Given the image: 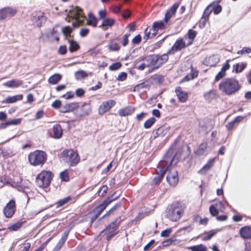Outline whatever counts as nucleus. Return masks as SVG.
Wrapping results in <instances>:
<instances>
[{
  "instance_id": "nucleus-1",
  "label": "nucleus",
  "mask_w": 251,
  "mask_h": 251,
  "mask_svg": "<svg viewBox=\"0 0 251 251\" xmlns=\"http://www.w3.org/2000/svg\"><path fill=\"white\" fill-rule=\"evenodd\" d=\"M174 158L173 150H169L158 164L157 169L156 170L157 175L153 178L152 184L157 185L160 182L166 171L171 166Z\"/></svg>"
},
{
  "instance_id": "nucleus-2",
  "label": "nucleus",
  "mask_w": 251,
  "mask_h": 251,
  "mask_svg": "<svg viewBox=\"0 0 251 251\" xmlns=\"http://www.w3.org/2000/svg\"><path fill=\"white\" fill-rule=\"evenodd\" d=\"M241 88L238 80L234 78H226L219 84V90L225 94L230 96L238 92Z\"/></svg>"
},
{
  "instance_id": "nucleus-3",
  "label": "nucleus",
  "mask_w": 251,
  "mask_h": 251,
  "mask_svg": "<svg viewBox=\"0 0 251 251\" xmlns=\"http://www.w3.org/2000/svg\"><path fill=\"white\" fill-rule=\"evenodd\" d=\"M184 205L179 202L172 203L166 211V216L170 220L176 222L182 217L184 210Z\"/></svg>"
},
{
  "instance_id": "nucleus-4",
  "label": "nucleus",
  "mask_w": 251,
  "mask_h": 251,
  "mask_svg": "<svg viewBox=\"0 0 251 251\" xmlns=\"http://www.w3.org/2000/svg\"><path fill=\"white\" fill-rule=\"evenodd\" d=\"M31 165L36 166L43 165L47 160V154L45 151L36 150L30 153L28 156Z\"/></svg>"
},
{
  "instance_id": "nucleus-5",
  "label": "nucleus",
  "mask_w": 251,
  "mask_h": 251,
  "mask_svg": "<svg viewBox=\"0 0 251 251\" xmlns=\"http://www.w3.org/2000/svg\"><path fill=\"white\" fill-rule=\"evenodd\" d=\"M78 154L73 150H64L60 154V157L65 162L71 166H75L78 163Z\"/></svg>"
},
{
  "instance_id": "nucleus-6",
  "label": "nucleus",
  "mask_w": 251,
  "mask_h": 251,
  "mask_svg": "<svg viewBox=\"0 0 251 251\" xmlns=\"http://www.w3.org/2000/svg\"><path fill=\"white\" fill-rule=\"evenodd\" d=\"M165 28L164 20L160 22L153 23L151 28L147 27L145 30V36L144 37L146 40L153 38L157 34L158 31Z\"/></svg>"
},
{
  "instance_id": "nucleus-7",
  "label": "nucleus",
  "mask_w": 251,
  "mask_h": 251,
  "mask_svg": "<svg viewBox=\"0 0 251 251\" xmlns=\"http://www.w3.org/2000/svg\"><path fill=\"white\" fill-rule=\"evenodd\" d=\"M53 174L50 171H42L36 177V181L37 185L42 188L48 187L50 183Z\"/></svg>"
},
{
  "instance_id": "nucleus-8",
  "label": "nucleus",
  "mask_w": 251,
  "mask_h": 251,
  "mask_svg": "<svg viewBox=\"0 0 251 251\" xmlns=\"http://www.w3.org/2000/svg\"><path fill=\"white\" fill-rule=\"evenodd\" d=\"M121 221L120 217L117 218L114 222L109 224L104 230L103 232L108 241H110L111 238L118 232V226Z\"/></svg>"
},
{
  "instance_id": "nucleus-9",
  "label": "nucleus",
  "mask_w": 251,
  "mask_h": 251,
  "mask_svg": "<svg viewBox=\"0 0 251 251\" xmlns=\"http://www.w3.org/2000/svg\"><path fill=\"white\" fill-rule=\"evenodd\" d=\"M66 20L69 22H72L74 27L78 26V6H75V8L70 10Z\"/></svg>"
},
{
  "instance_id": "nucleus-10",
  "label": "nucleus",
  "mask_w": 251,
  "mask_h": 251,
  "mask_svg": "<svg viewBox=\"0 0 251 251\" xmlns=\"http://www.w3.org/2000/svg\"><path fill=\"white\" fill-rule=\"evenodd\" d=\"M118 198V196H117L115 198L113 197V196L108 198L106 200H104L101 204L97 206L95 209V212L97 213L95 215L94 218L96 219L100 215L101 212L110 203H111L113 201L116 200Z\"/></svg>"
},
{
  "instance_id": "nucleus-11",
  "label": "nucleus",
  "mask_w": 251,
  "mask_h": 251,
  "mask_svg": "<svg viewBox=\"0 0 251 251\" xmlns=\"http://www.w3.org/2000/svg\"><path fill=\"white\" fill-rule=\"evenodd\" d=\"M187 46H188L187 45L186 41H184L182 38H179L175 42L171 49L167 52V53L173 54L175 52L180 50Z\"/></svg>"
},
{
  "instance_id": "nucleus-12",
  "label": "nucleus",
  "mask_w": 251,
  "mask_h": 251,
  "mask_svg": "<svg viewBox=\"0 0 251 251\" xmlns=\"http://www.w3.org/2000/svg\"><path fill=\"white\" fill-rule=\"evenodd\" d=\"M15 210V201L14 200H11L4 207L3 213L7 218H10L14 214Z\"/></svg>"
},
{
  "instance_id": "nucleus-13",
  "label": "nucleus",
  "mask_w": 251,
  "mask_h": 251,
  "mask_svg": "<svg viewBox=\"0 0 251 251\" xmlns=\"http://www.w3.org/2000/svg\"><path fill=\"white\" fill-rule=\"evenodd\" d=\"M31 20L34 25L40 27L46 21V17L43 13L39 12L32 14Z\"/></svg>"
},
{
  "instance_id": "nucleus-14",
  "label": "nucleus",
  "mask_w": 251,
  "mask_h": 251,
  "mask_svg": "<svg viewBox=\"0 0 251 251\" xmlns=\"http://www.w3.org/2000/svg\"><path fill=\"white\" fill-rule=\"evenodd\" d=\"M115 101L113 100L104 101L99 107V114L100 115L103 114L107 111H109L115 104Z\"/></svg>"
},
{
  "instance_id": "nucleus-15",
  "label": "nucleus",
  "mask_w": 251,
  "mask_h": 251,
  "mask_svg": "<svg viewBox=\"0 0 251 251\" xmlns=\"http://www.w3.org/2000/svg\"><path fill=\"white\" fill-rule=\"evenodd\" d=\"M167 182L172 186H176L178 182V173L176 171L170 172L167 176Z\"/></svg>"
},
{
  "instance_id": "nucleus-16",
  "label": "nucleus",
  "mask_w": 251,
  "mask_h": 251,
  "mask_svg": "<svg viewBox=\"0 0 251 251\" xmlns=\"http://www.w3.org/2000/svg\"><path fill=\"white\" fill-rule=\"evenodd\" d=\"M179 5V3H175L170 9L168 10L165 15V17L163 19L165 23H167L173 15H174Z\"/></svg>"
},
{
  "instance_id": "nucleus-17",
  "label": "nucleus",
  "mask_w": 251,
  "mask_h": 251,
  "mask_svg": "<svg viewBox=\"0 0 251 251\" xmlns=\"http://www.w3.org/2000/svg\"><path fill=\"white\" fill-rule=\"evenodd\" d=\"M16 13V10L10 7H5L0 10V20H3L8 17L13 16Z\"/></svg>"
},
{
  "instance_id": "nucleus-18",
  "label": "nucleus",
  "mask_w": 251,
  "mask_h": 251,
  "mask_svg": "<svg viewBox=\"0 0 251 251\" xmlns=\"http://www.w3.org/2000/svg\"><path fill=\"white\" fill-rule=\"evenodd\" d=\"M143 61L147 67L151 65H154L158 61V55L153 54L147 56L143 59Z\"/></svg>"
},
{
  "instance_id": "nucleus-19",
  "label": "nucleus",
  "mask_w": 251,
  "mask_h": 251,
  "mask_svg": "<svg viewBox=\"0 0 251 251\" xmlns=\"http://www.w3.org/2000/svg\"><path fill=\"white\" fill-rule=\"evenodd\" d=\"M175 91L180 102H185L187 100L188 94L187 92L182 91L180 87H177Z\"/></svg>"
},
{
  "instance_id": "nucleus-20",
  "label": "nucleus",
  "mask_w": 251,
  "mask_h": 251,
  "mask_svg": "<svg viewBox=\"0 0 251 251\" xmlns=\"http://www.w3.org/2000/svg\"><path fill=\"white\" fill-rule=\"evenodd\" d=\"M91 112V106L89 102L82 104L79 110V116L88 115Z\"/></svg>"
},
{
  "instance_id": "nucleus-21",
  "label": "nucleus",
  "mask_w": 251,
  "mask_h": 251,
  "mask_svg": "<svg viewBox=\"0 0 251 251\" xmlns=\"http://www.w3.org/2000/svg\"><path fill=\"white\" fill-rule=\"evenodd\" d=\"M69 233V230H67L63 233L60 240L59 241V242H58V243L57 244L56 246L54 247V248L53 249L54 251H59L61 249L62 247L63 246V245L65 243V242L68 238Z\"/></svg>"
},
{
  "instance_id": "nucleus-22",
  "label": "nucleus",
  "mask_w": 251,
  "mask_h": 251,
  "mask_svg": "<svg viewBox=\"0 0 251 251\" xmlns=\"http://www.w3.org/2000/svg\"><path fill=\"white\" fill-rule=\"evenodd\" d=\"M22 84L23 81L22 80L15 79L6 81L3 83V85L7 87L15 88L21 86Z\"/></svg>"
},
{
  "instance_id": "nucleus-23",
  "label": "nucleus",
  "mask_w": 251,
  "mask_h": 251,
  "mask_svg": "<svg viewBox=\"0 0 251 251\" xmlns=\"http://www.w3.org/2000/svg\"><path fill=\"white\" fill-rule=\"evenodd\" d=\"M115 23V21L112 18H106L103 19L101 25L99 26L100 28H101L103 30H107L108 27L112 26Z\"/></svg>"
},
{
  "instance_id": "nucleus-24",
  "label": "nucleus",
  "mask_w": 251,
  "mask_h": 251,
  "mask_svg": "<svg viewBox=\"0 0 251 251\" xmlns=\"http://www.w3.org/2000/svg\"><path fill=\"white\" fill-rule=\"evenodd\" d=\"M240 233L243 238L249 239L251 238V228L250 226L243 227L240 229Z\"/></svg>"
},
{
  "instance_id": "nucleus-25",
  "label": "nucleus",
  "mask_w": 251,
  "mask_h": 251,
  "mask_svg": "<svg viewBox=\"0 0 251 251\" xmlns=\"http://www.w3.org/2000/svg\"><path fill=\"white\" fill-rule=\"evenodd\" d=\"M134 110L135 109L133 107L129 106L120 109L119 111V114L121 116H126L133 113Z\"/></svg>"
},
{
  "instance_id": "nucleus-26",
  "label": "nucleus",
  "mask_w": 251,
  "mask_h": 251,
  "mask_svg": "<svg viewBox=\"0 0 251 251\" xmlns=\"http://www.w3.org/2000/svg\"><path fill=\"white\" fill-rule=\"evenodd\" d=\"M88 19L87 20L86 24L92 25L93 27H96L98 22V19L92 13H89L88 15Z\"/></svg>"
},
{
  "instance_id": "nucleus-27",
  "label": "nucleus",
  "mask_w": 251,
  "mask_h": 251,
  "mask_svg": "<svg viewBox=\"0 0 251 251\" xmlns=\"http://www.w3.org/2000/svg\"><path fill=\"white\" fill-rule=\"evenodd\" d=\"M53 135L55 139H59L62 135V130L61 126L56 124L53 126Z\"/></svg>"
},
{
  "instance_id": "nucleus-28",
  "label": "nucleus",
  "mask_w": 251,
  "mask_h": 251,
  "mask_svg": "<svg viewBox=\"0 0 251 251\" xmlns=\"http://www.w3.org/2000/svg\"><path fill=\"white\" fill-rule=\"evenodd\" d=\"M22 95H18L13 97H8L5 100L3 101V103H11L15 102L18 100H22L23 99Z\"/></svg>"
},
{
  "instance_id": "nucleus-29",
  "label": "nucleus",
  "mask_w": 251,
  "mask_h": 251,
  "mask_svg": "<svg viewBox=\"0 0 251 251\" xmlns=\"http://www.w3.org/2000/svg\"><path fill=\"white\" fill-rule=\"evenodd\" d=\"M187 35L189 40L187 42V45L190 46L193 43L194 39L197 35V32L193 29H189Z\"/></svg>"
},
{
  "instance_id": "nucleus-30",
  "label": "nucleus",
  "mask_w": 251,
  "mask_h": 251,
  "mask_svg": "<svg viewBox=\"0 0 251 251\" xmlns=\"http://www.w3.org/2000/svg\"><path fill=\"white\" fill-rule=\"evenodd\" d=\"M169 130V128L166 126L159 127L156 131V136H164L167 134Z\"/></svg>"
},
{
  "instance_id": "nucleus-31",
  "label": "nucleus",
  "mask_w": 251,
  "mask_h": 251,
  "mask_svg": "<svg viewBox=\"0 0 251 251\" xmlns=\"http://www.w3.org/2000/svg\"><path fill=\"white\" fill-rule=\"evenodd\" d=\"M219 61V59L216 56L212 55L205 59V61L207 62V65L210 66H215Z\"/></svg>"
},
{
  "instance_id": "nucleus-32",
  "label": "nucleus",
  "mask_w": 251,
  "mask_h": 251,
  "mask_svg": "<svg viewBox=\"0 0 251 251\" xmlns=\"http://www.w3.org/2000/svg\"><path fill=\"white\" fill-rule=\"evenodd\" d=\"M61 79V75L56 74L50 76L48 79L49 83L51 84H56Z\"/></svg>"
},
{
  "instance_id": "nucleus-33",
  "label": "nucleus",
  "mask_w": 251,
  "mask_h": 251,
  "mask_svg": "<svg viewBox=\"0 0 251 251\" xmlns=\"http://www.w3.org/2000/svg\"><path fill=\"white\" fill-rule=\"evenodd\" d=\"M198 72L197 71H194L193 69L191 70V73L189 75H186L183 79L182 81H189L194 79L198 76Z\"/></svg>"
},
{
  "instance_id": "nucleus-34",
  "label": "nucleus",
  "mask_w": 251,
  "mask_h": 251,
  "mask_svg": "<svg viewBox=\"0 0 251 251\" xmlns=\"http://www.w3.org/2000/svg\"><path fill=\"white\" fill-rule=\"evenodd\" d=\"M213 159L209 160L208 162L201 168V169L200 170V172L202 174H205L213 166Z\"/></svg>"
},
{
  "instance_id": "nucleus-35",
  "label": "nucleus",
  "mask_w": 251,
  "mask_h": 251,
  "mask_svg": "<svg viewBox=\"0 0 251 251\" xmlns=\"http://www.w3.org/2000/svg\"><path fill=\"white\" fill-rule=\"evenodd\" d=\"M213 159L209 160L208 162L201 168V169L200 170V172L202 174H205L213 166Z\"/></svg>"
},
{
  "instance_id": "nucleus-36",
  "label": "nucleus",
  "mask_w": 251,
  "mask_h": 251,
  "mask_svg": "<svg viewBox=\"0 0 251 251\" xmlns=\"http://www.w3.org/2000/svg\"><path fill=\"white\" fill-rule=\"evenodd\" d=\"M188 249L191 251H206L207 250L206 247L202 244L191 246L188 247Z\"/></svg>"
},
{
  "instance_id": "nucleus-37",
  "label": "nucleus",
  "mask_w": 251,
  "mask_h": 251,
  "mask_svg": "<svg viewBox=\"0 0 251 251\" xmlns=\"http://www.w3.org/2000/svg\"><path fill=\"white\" fill-rule=\"evenodd\" d=\"M207 147V144L206 142L201 143L199 146V147L197 151V154L200 155H202L204 153V151L206 149Z\"/></svg>"
},
{
  "instance_id": "nucleus-38",
  "label": "nucleus",
  "mask_w": 251,
  "mask_h": 251,
  "mask_svg": "<svg viewBox=\"0 0 251 251\" xmlns=\"http://www.w3.org/2000/svg\"><path fill=\"white\" fill-rule=\"evenodd\" d=\"M72 200V197L71 196H68L64 199H61L59 200L57 202V207H60L64 205L67 204L68 202H69Z\"/></svg>"
},
{
  "instance_id": "nucleus-39",
  "label": "nucleus",
  "mask_w": 251,
  "mask_h": 251,
  "mask_svg": "<svg viewBox=\"0 0 251 251\" xmlns=\"http://www.w3.org/2000/svg\"><path fill=\"white\" fill-rule=\"evenodd\" d=\"M155 119L151 117L148 120L146 121L144 124V128L148 129L151 127V126L154 123Z\"/></svg>"
},
{
  "instance_id": "nucleus-40",
  "label": "nucleus",
  "mask_w": 251,
  "mask_h": 251,
  "mask_svg": "<svg viewBox=\"0 0 251 251\" xmlns=\"http://www.w3.org/2000/svg\"><path fill=\"white\" fill-rule=\"evenodd\" d=\"M246 65V64L243 63L236 64L235 72L236 73L241 72L245 68Z\"/></svg>"
},
{
  "instance_id": "nucleus-41",
  "label": "nucleus",
  "mask_w": 251,
  "mask_h": 251,
  "mask_svg": "<svg viewBox=\"0 0 251 251\" xmlns=\"http://www.w3.org/2000/svg\"><path fill=\"white\" fill-rule=\"evenodd\" d=\"M60 176L62 180L67 182L69 180V177L66 170H65L60 174Z\"/></svg>"
},
{
  "instance_id": "nucleus-42",
  "label": "nucleus",
  "mask_w": 251,
  "mask_h": 251,
  "mask_svg": "<svg viewBox=\"0 0 251 251\" xmlns=\"http://www.w3.org/2000/svg\"><path fill=\"white\" fill-rule=\"evenodd\" d=\"M78 48V44L75 42L70 41V48L69 50L71 52H73L77 50Z\"/></svg>"
},
{
  "instance_id": "nucleus-43",
  "label": "nucleus",
  "mask_w": 251,
  "mask_h": 251,
  "mask_svg": "<svg viewBox=\"0 0 251 251\" xmlns=\"http://www.w3.org/2000/svg\"><path fill=\"white\" fill-rule=\"evenodd\" d=\"M108 187L106 185L102 186L98 192V195L103 197L107 192Z\"/></svg>"
},
{
  "instance_id": "nucleus-44",
  "label": "nucleus",
  "mask_w": 251,
  "mask_h": 251,
  "mask_svg": "<svg viewBox=\"0 0 251 251\" xmlns=\"http://www.w3.org/2000/svg\"><path fill=\"white\" fill-rule=\"evenodd\" d=\"M109 49L112 51H117L120 49L119 45L116 43L111 42L108 45Z\"/></svg>"
},
{
  "instance_id": "nucleus-45",
  "label": "nucleus",
  "mask_w": 251,
  "mask_h": 251,
  "mask_svg": "<svg viewBox=\"0 0 251 251\" xmlns=\"http://www.w3.org/2000/svg\"><path fill=\"white\" fill-rule=\"evenodd\" d=\"M212 11V9H210V6H207L203 12L202 17L204 18L205 20L206 18L208 19L209 15L210 14Z\"/></svg>"
},
{
  "instance_id": "nucleus-46",
  "label": "nucleus",
  "mask_w": 251,
  "mask_h": 251,
  "mask_svg": "<svg viewBox=\"0 0 251 251\" xmlns=\"http://www.w3.org/2000/svg\"><path fill=\"white\" fill-rule=\"evenodd\" d=\"M168 53L163 54L160 56L158 55V61H160V63L163 64L168 60Z\"/></svg>"
},
{
  "instance_id": "nucleus-47",
  "label": "nucleus",
  "mask_w": 251,
  "mask_h": 251,
  "mask_svg": "<svg viewBox=\"0 0 251 251\" xmlns=\"http://www.w3.org/2000/svg\"><path fill=\"white\" fill-rule=\"evenodd\" d=\"M209 212L212 216H217L219 213L218 210L214 205H211L210 206Z\"/></svg>"
},
{
  "instance_id": "nucleus-48",
  "label": "nucleus",
  "mask_w": 251,
  "mask_h": 251,
  "mask_svg": "<svg viewBox=\"0 0 251 251\" xmlns=\"http://www.w3.org/2000/svg\"><path fill=\"white\" fill-rule=\"evenodd\" d=\"M122 66V64L120 62H116L112 64L109 67V69L111 71H115L119 68H120Z\"/></svg>"
},
{
  "instance_id": "nucleus-49",
  "label": "nucleus",
  "mask_w": 251,
  "mask_h": 251,
  "mask_svg": "<svg viewBox=\"0 0 251 251\" xmlns=\"http://www.w3.org/2000/svg\"><path fill=\"white\" fill-rule=\"evenodd\" d=\"M251 52V49L249 47H244L241 50L237 51L238 54H243L245 53H250Z\"/></svg>"
},
{
  "instance_id": "nucleus-50",
  "label": "nucleus",
  "mask_w": 251,
  "mask_h": 251,
  "mask_svg": "<svg viewBox=\"0 0 251 251\" xmlns=\"http://www.w3.org/2000/svg\"><path fill=\"white\" fill-rule=\"evenodd\" d=\"M89 32V29L88 28H81L79 31V35L82 37H85Z\"/></svg>"
},
{
  "instance_id": "nucleus-51",
  "label": "nucleus",
  "mask_w": 251,
  "mask_h": 251,
  "mask_svg": "<svg viewBox=\"0 0 251 251\" xmlns=\"http://www.w3.org/2000/svg\"><path fill=\"white\" fill-rule=\"evenodd\" d=\"M147 85L145 83H142L136 85L134 88V91H139L144 88H147Z\"/></svg>"
},
{
  "instance_id": "nucleus-52",
  "label": "nucleus",
  "mask_w": 251,
  "mask_h": 251,
  "mask_svg": "<svg viewBox=\"0 0 251 251\" xmlns=\"http://www.w3.org/2000/svg\"><path fill=\"white\" fill-rule=\"evenodd\" d=\"M98 15H99V19H102L103 20V19L106 18L107 12L105 9L101 10L99 11Z\"/></svg>"
},
{
  "instance_id": "nucleus-53",
  "label": "nucleus",
  "mask_w": 251,
  "mask_h": 251,
  "mask_svg": "<svg viewBox=\"0 0 251 251\" xmlns=\"http://www.w3.org/2000/svg\"><path fill=\"white\" fill-rule=\"evenodd\" d=\"M172 230L171 228H167L165 230H163L161 232V236L162 237H168L171 233Z\"/></svg>"
},
{
  "instance_id": "nucleus-54",
  "label": "nucleus",
  "mask_w": 251,
  "mask_h": 251,
  "mask_svg": "<svg viewBox=\"0 0 251 251\" xmlns=\"http://www.w3.org/2000/svg\"><path fill=\"white\" fill-rule=\"evenodd\" d=\"M60 111L62 113H66L70 111L69 104L61 105Z\"/></svg>"
},
{
  "instance_id": "nucleus-55",
  "label": "nucleus",
  "mask_w": 251,
  "mask_h": 251,
  "mask_svg": "<svg viewBox=\"0 0 251 251\" xmlns=\"http://www.w3.org/2000/svg\"><path fill=\"white\" fill-rule=\"evenodd\" d=\"M21 119H13L11 121H8L9 126L10 125H18L20 124L21 122Z\"/></svg>"
},
{
  "instance_id": "nucleus-56",
  "label": "nucleus",
  "mask_w": 251,
  "mask_h": 251,
  "mask_svg": "<svg viewBox=\"0 0 251 251\" xmlns=\"http://www.w3.org/2000/svg\"><path fill=\"white\" fill-rule=\"evenodd\" d=\"M62 97L65 98V99L68 100L74 98V94L73 92L70 91L67 92L66 94L63 95Z\"/></svg>"
},
{
  "instance_id": "nucleus-57",
  "label": "nucleus",
  "mask_w": 251,
  "mask_h": 251,
  "mask_svg": "<svg viewBox=\"0 0 251 251\" xmlns=\"http://www.w3.org/2000/svg\"><path fill=\"white\" fill-rule=\"evenodd\" d=\"M141 40V36L140 34H138L133 38L132 42L134 44H138L140 43Z\"/></svg>"
},
{
  "instance_id": "nucleus-58",
  "label": "nucleus",
  "mask_w": 251,
  "mask_h": 251,
  "mask_svg": "<svg viewBox=\"0 0 251 251\" xmlns=\"http://www.w3.org/2000/svg\"><path fill=\"white\" fill-rule=\"evenodd\" d=\"M30 246L29 243H26L25 244L23 247L20 248V251H28L30 248Z\"/></svg>"
},
{
  "instance_id": "nucleus-59",
  "label": "nucleus",
  "mask_w": 251,
  "mask_h": 251,
  "mask_svg": "<svg viewBox=\"0 0 251 251\" xmlns=\"http://www.w3.org/2000/svg\"><path fill=\"white\" fill-rule=\"evenodd\" d=\"M61 102L60 100H55L53 102V103L51 104V106L57 109L61 107Z\"/></svg>"
},
{
  "instance_id": "nucleus-60",
  "label": "nucleus",
  "mask_w": 251,
  "mask_h": 251,
  "mask_svg": "<svg viewBox=\"0 0 251 251\" xmlns=\"http://www.w3.org/2000/svg\"><path fill=\"white\" fill-rule=\"evenodd\" d=\"M226 75V73L224 72L222 70L219 72L215 77V80L217 81L221 78H223Z\"/></svg>"
},
{
  "instance_id": "nucleus-61",
  "label": "nucleus",
  "mask_w": 251,
  "mask_h": 251,
  "mask_svg": "<svg viewBox=\"0 0 251 251\" xmlns=\"http://www.w3.org/2000/svg\"><path fill=\"white\" fill-rule=\"evenodd\" d=\"M127 74L125 72L121 73L117 77V79L121 81L125 80L126 78Z\"/></svg>"
},
{
  "instance_id": "nucleus-62",
  "label": "nucleus",
  "mask_w": 251,
  "mask_h": 251,
  "mask_svg": "<svg viewBox=\"0 0 251 251\" xmlns=\"http://www.w3.org/2000/svg\"><path fill=\"white\" fill-rule=\"evenodd\" d=\"M60 54H65L67 52V48L65 46H61L59 47L58 51Z\"/></svg>"
},
{
  "instance_id": "nucleus-63",
  "label": "nucleus",
  "mask_w": 251,
  "mask_h": 251,
  "mask_svg": "<svg viewBox=\"0 0 251 251\" xmlns=\"http://www.w3.org/2000/svg\"><path fill=\"white\" fill-rule=\"evenodd\" d=\"M44 115L43 110H39L36 113L35 119L38 120L42 118Z\"/></svg>"
},
{
  "instance_id": "nucleus-64",
  "label": "nucleus",
  "mask_w": 251,
  "mask_h": 251,
  "mask_svg": "<svg viewBox=\"0 0 251 251\" xmlns=\"http://www.w3.org/2000/svg\"><path fill=\"white\" fill-rule=\"evenodd\" d=\"M222 9L221 6L217 5L213 8L212 11H213L214 14H218L221 12Z\"/></svg>"
}]
</instances>
